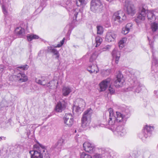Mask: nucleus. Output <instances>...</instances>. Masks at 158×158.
Returning a JSON list of instances; mask_svg holds the SVG:
<instances>
[{
  "label": "nucleus",
  "instance_id": "obj_54",
  "mask_svg": "<svg viewBox=\"0 0 158 158\" xmlns=\"http://www.w3.org/2000/svg\"><path fill=\"white\" fill-rule=\"evenodd\" d=\"M70 31V30H69V31H68V32H69Z\"/></svg>",
  "mask_w": 158,
  "mask_h": 158
},
{
  "label": "nucleus",
  "instance_id": "obj_56",
  "mask_svg": "<svg viewBox=\"0 0 158 158\" xmlns=\"http://www.w3.org/2000/svg\"><path fill=\"white\" fill-rule=\"evenodd\" d=\"M157 146H158V145H157Z\"/></svg>",
  "mask_w": 158,
  "mask_h": 158
},
{
  "label": "nucleus",
  "instance_id": "obj_15",
  "mask_svg": "<svg viewBox=\"0 0 158 158\" xmlns=\"http://www.w3.org/2000/svg\"><path fill=\"white\" fill-rule=\"evenodd\" d=\"M114 132L116 135L120 136H124L126 133V129L122 126L117 127Z\"/></svg>",
  "mask_w": 158,
  "mask_h": 158
},
{
  "label": "nucleus",
  "instance_id": "obj_53",
  "mask_svg": "<svg viewBox=\"0 0 158 158\" xmlns=\"http://www.w3.org/2000/svg\"><path fill=\"white\" fill-rule=\"evenodd\" d=\"M77 132V131H76V130H75V132Z\"/></svg>",
  "mask_w": 158,
  "mask_h": 158
},
{
  "label": "nucleus",
  "instance_id": "obj_36",
  "mask_svg": "<svg viewBox=\"0 0 158 158\" xmlns=\"http://www.w3.org/2000/svg\"><path fill=\"white\" fill-rule=\"evenodd\" d=\"M98 54L96 52L93 53L90 58V62H92L93 60H95L98 56Z\"/></svg>",
  "mask_w": 158,
  "mask_h": 158
},
{
  "label": "nucleus",
  "instance_id": "obj_30",
  "mask_svg": "<svg viewBox=\"0 0 158 158\" xmlns=\"http://www.w3.org/2000/svg\"><path fill=\"white\" fill-rule=\"evenodd\" d=\"M73 14H74L73 20H77V18L81 15V13L80 12L79 10L76 9L74 10Z\"/></svg>",
  "mask_w": 158,
  "mask_h": 158
},
{
  "label": "nucleus",
  "instance_id": "obj_20",
  "mask_svg": "<svg viewBox=\"0 0 158 158\" xmlns=\"http://www.w3.org/2000/svg\"><path fill=\"white\" fill-rule=\"evenodd\" d=\"M116 35L114 32H109L106 35V40L108 42L113 41L116 39Z\"/></svg>",
  "mask_w": 158,
  "mask_h": 158
},
{
  "label": "nucleus",
  "instance_id": "obj_35",
  "mask_svg": "<svg viewBox=\"0 0 158 158\" xmlns=\"http://www.w3.org/2000/svg\"><path fill=\"white\" fill-rule=\"evenodd\" d=\"M98 34L101 35L103 33V29L102 27L100 26H98L97 27Z\"/></svg>",
  "mask_w": 158,
  "mask_h": 158
},
{
  "label": "nucleus",
  "instance_id": "obj_31",
  "mask_svg": "<svg viewBox=\"0 0 158 158\" xmlns=\"http://www.w3.org/2000/svg\"><path fill=\"white\" fill-rule=\"evenodd\" d=\"M151 28L153 31H156L158 29V23L154 22L151 24Z\"/></svg>",
  "mask_w": 158,
  "mask_h": 158
},
{
  "label": "nucleus",
  "instance_id": "obj_5",
  "mask_svg": "<svg viewBox=\"0 0 158 158\" xmlns=\"http://www.w3.org/2000/svg\"><path fill=\"white\" fill-rule=\"evenodd\" d=\"M92 113V110L89 109L85 111L81 118V126L85 128L88 126L90 123V118Z\"/></svg>",
  "mask_w": 158,
  "mask_h": 158
},
{
  "label": "nucleus",
  "instance_id": "obj_34",
  "mask_svg": "<svg viewBox=\"0 0 158 158\" xmlns=\"http://www.w3.org/2000/svg\"><path fill=\"white\" fill-rule=\"evenodd\" d=\"M80 158H92V156L89 154L83 152L81 154Z\"/></svg>",
  "mask_w": 158,
  "mask_h": 158
},
{
  "label": "nucleus",
  "instance_id": "obj_2",
  "mask_svg": "<svg viewBox=\"0 0 158 158\" xmlns=\"http://www.w3.org/2000/svg\"><path fill=\"white\" fill-rule=\"evenodd\" d=\"M45 147L37 142L34 146V150L30 151L29 153L31 155V158H49V154L45 152Z\"/></svg>",
  "mask_w": 158,
  "mask_h": 158
},
{
  "label": "nucleus",
  "instance_id": "obj_11",
  "mask_svg": "<svg viewBox=\"0 0 158 158\" xmlns=\"http://www.w3.org/2000/svg\"><path fill=\"white\" fill-rule=\"evenodd\" d=\"M78 103V105H74L73 107V112L74 110L76 112L81 111L85 106V102L82 99L80 98L77 100Z\"/></svg>",
  "mask_w": 158,
  "mask_h": 158
},
{
  "label": "nucleus",
  "instance_id": "obj_1",
  "mask_svg": "<svg viewBox=\"0 0 158 158\" xmlns=\"http://www.w3.org/2000/svg\"><path fill=\"white\" fill-rule=\"evenodd\" d=\"M125 111L126 113L123 112V114L119 112H116V115H115L112 109L111 108H109L108 112L109 113V118L108 121V124L109 125H113L116 121L125 123L127 118L130 117L129 110H126Z\"/></svg>",
  "mask_w": 158,
  "mask_h": 158
},
{
  "label": "nucleus",
  "instance_id": "obj_48",
  "mask_svg": "<svg viewBox=\"0 0 158 158\" xmlns=\"http://www.w3.org/2000/svg\"><path fill=\"white\" fill-rule=\"evenodd\" d=\"M60 143L61 142L63 143L64 141V140L63 139H60Z\"/></svg>",
  "mask_w": 158,
  "mask_h": 158
},
{
  "label": "nucleus",
  "instance_id": "obj_49",
  "mask_svg": "<svg viewBox=\"0 0 158 158\" xmlns=\"http://www.w3.org/2000/svg\"><path fill=\"white\" fill-rule=\"evenodd\" d=\"M81 3H84L85 0H78Z\"/></svg>",
  "mask_w": 158,
  "mask_h": 158
},
{
  "label": "nucleus",
  "instance_id": "obj_22",
  "mask_svg": "<svg viewBox=\"0 0 158 158\" xmlns=\"http://www.w3.org/2000/svg\"><path fill=\"white\" fill-rule=\"evenodd\" d=\"M87 70L91 73H96L99 71V69L97 65L92 64L88 68Z\"/></svg>",
  "mask_w": 158,
  "mask_h": 158
},
{
  "label": "nucleus",
  "instance_id": "obj_40",
  "mask_svg": "<svg viewBox=\"0 0 158 158\" xmlns=\"http://www.w3.org/2000/svg\"><path fill=\"white\" fill-rule=\"evenodd\" d=\"M124 43L123 40H121L118 43V45L120 48H123L124 45L123 44Z\"/></svg>",
  "mask_w": 158,
  "mask_h": 158
},
{
  "label": "nucleus",
  "instance_id": "obj_24",
  "mask_svg": "<svg viewBox=\"0 0 158 158\" xmlns=\"http://www.w3.org/2000/svg\"><path fill=\"white\" fill-rule=\"evenodd\" d=\"M112 55L114 58H115L116 63L118 64L120 57L119 52L117 51L115 49H114L112 52Z\"/></svg>",
  "mask_w": 158,
  "mask_h": 158
},
{
  "label": "nucleus",
  "instance_id": "obj_4",
  "mask_svg": "<svg viewBox=\"0 0 158 158\" xmlns=\"http://www.w3.org/2000/svg\"><path fill=\"white\" fill-rule=\"evenodd\" d=\"M47 78L45 77H42L40 79H35L36 82L45 87H48L50 89H53L56 88L58 85V82L57 80H52L47 83Z\"/></svg>",
  "mask_w": 158,
  "mask_h": 158
},
{
  "label": "nucleus",
  "instance_id": "obj_47",
  "mask_svg": "<svg viewBox=\"0 0 158 158\" xmlns=\"http://www.w3.org/2000/svg\"><path fill=\"white\" fill-rule=\"evenodd\" d=\"M30 134V130L27 131V137H29V135Z\"/></svg>",
  "mask_w": 158,
  "mask_h": 158
},
{
  "label": "nucleus",
  "instance_id": "obj_26",
  "mask_svg": "<svg viewBox=\"0 0 158 158\" xmlns=\"http://www.w3.org/2000/svg\"><path fill=\"white\" fill-rule=\"evenodd\" d=\"M6 0H0V3L2 5V11L5 15L8 14V11L6 8Z\"/></svg>",
  "mask_w": 158,
  "mask_h": 158
},
{
  "label": "nucleus",
  "instance_id": "obj_46",
  "mask_svg": "<svg viewBox=\"0 0 158 158\" xmlns=\"http://www.w3.org/2000/svg\"><path fill=\"white\" fill-rule=\"evenodd\" d=\"M148 40H149L148 37ZM149 40V44L150 45V47L152 48V47H153V44L152 42H150Z\"/></svg>",
  "mask_w": 158,
  "mask_h": 158
},
{
  "label": "nucleus",
  "instance_id": "obj_39",
  "mask_svg": "<svg viewBox=\"0 0 158 158\" xmlns=\"http://www.w3.org/2000/svg\"><path fill=\"white\" fill-rule=\"evenodd\" d=\"M130 31L129 28L125 27L123 28L122 33L125 35H126Z\"/></svg>",
  "mask_w": 158,
  "mask_h": 158
},
{
  "label": "nucleus",
  "instance_id": "obj_19",
  "mask_svg": "<svg viewBox=\"0 0 158 158\" xmlns=\"http://www.w3.org/2000/svg\"><path fill=\"white\" fill-rule=\"evenodd\" d=\"M59 48V44H58L55 47L50 46L48 47L47 51L49 52H50L56 56L55 57L58 59L59 58V52H58L55 48Z\"/></svg>",
  "mask_w": 158,
  "mask_h": 158
},
{
  "label": "nucleus",
  "instance_id": "obj_38",
  "mask_svg": "<svg viewBox=\"0 0 158 158\" xmlns=\"http://www.w3.org/2000/svg\"><path fill=\"white\" fill-rule=\"evenodd\" d=\"M29 68V66L27 65H23L21 66H19L17 67V69L19 70V69H21L24 70H27Z\"/></svg>",
  "mask_w": 158,
  "mask_h": 158
},
{
  "label": "nucleus",
  "instance_id": "obj_50",
  "mask_svg": "<svg viewBox=\"0 0 158 158\" xmlns=\"http://www.w3.org/2000/svg\"><path fill=\"white\" fill-rule=\"evenodd\" d=\"M106 47V48L107 49H109L110 48V46H107Z\"/></svg>",
  "mask_w": 158,
  "mask_h": 158
},
{
  "label": "nucleus",
  "instance_id": "obj_18",
  "mask_svg": "<svg viewBox=\"0 0 158 158\" xmlns=\"http://www.w3.org/2000/svg\"><path fill=\"white\" fill-rule=\"evenodd\" d=\"M17 81L19 82H23L27 81L28 80L27 76L24 73H19L15 76Z\"/></svg>",
  "mask_w": 158,
  "mask_h": 158
},
{
  "label": "nucleus",
  "instance_id": "obj_27",
  "mask_svg": "<svg viewBox=\"0 0 158 158\" xmlns=\"http://www.w3.org/2000/svg\"><path fill=\"white\" fill-rule=\"evenodd\" d=\"M145 151V150L144 149H139L135 151L134 152L133 154L136 157H142L143 156Z\"/></svg>",
  "mask_w": 158,
  "mask_h": 158
},
{
  "label": "nucleus",
  "instance_id": "obj_29",
  "mask_svg": "<svg viewBox=\"0 0 158 158\" xmlns=\"http://www.w3.org/2000/svg\"><path fill=\"white\" fill-rule=\"evenodd\" d=\"M102 38L99 36H97L95 38L96 45L95 47H96L99 46L102 42Z\"/></svg>",
  "mask_w": 158,
  "mask_h": 158
},
{
  "label": "nucleus",
  "instance_id": "obj_28",
  "mask_svg": "<svg viewBox=\"0 0 158 158\" xmlns=\"http://www.w3.org/2000/svg\"><path fill=\"white\" fill-rule=\"evenodd\" d=\"M27 37L28 41H31L33 39H36L39 38V37L38 35L32 34H28Z\"/></svg>",
  "mask_w": 158,
  "mask_h": 158
},
{
  "label": "nucleus",
  "instance_id": "obj_23",
  "mask_svg": "<svg viewBox=\"0 0 158 158\" xmlns=\"http://www.w3.org/2000/svg\"><path fill=\"white\" fill-rule=\"evenodd\" d=\"M147 17L148 21L150 22H154L156 19L155 16L152 11H148L147 12Z\"/></svg>",
  "mask_w": 158,
  "mask_h": 158
},
{
  "label": "nucleus",
  "instance_id": "obj_9",
  "mask_svg": "<svg viewBox=\"0 0 158 158\" xmlns=\"http://www.w3.org/2000/svg\"><path fill=\"white\" fill-rule=\"evenodd\" d=\"M103 6L100 0H92L91 2L90 9L95 12L99 11L102 8Z\"/></svg>",
  "mask_w": 158,
  "mask_h": 158
},
{
  "label": "nucleus",
  "instance_id": "obj_8",
  "mask_svg": "<svg viewBox=\"0 0 158 158\" xmlns=\"http://www.w3.org/2000/svg\"><path fill=\"white\" fill-rule=\"evenodd\" d=\"M148 12L146 7L144 6H142V7H140L139 9V15L135 19L137 23H139L140 22L139 20L143 21L145 18Z\"/></svg>",
  "mask_w": 158,
  "mask_h": 158
},
{
  "label": "nucleus",
  "instance_id": "obj_16",
  "mask_svg": "<svg viewBox=\"0 0 158 158\" xmlns=\"http://www.w3.org/2000/svg\"><path fill=\"white\" fill-rule=\"evenodd\" d=\"M84 150L86 152L90 153H93L94 150V145L88 142H85L83 144Z\"/></svg>",
  "mask_w": 158,
  "mask_h": 158
},
{
  "label": "nucleus",
  "instance_id": "obj_43",
  "mask_svg": "<svg viewBox=\"0 0 158 158\" xmlns=\"http://www.w3.org/2000/svg\"><path fill=\"white\" fill-rule=\"evenodd\" d=\"M76 4L78 6H79L81 5H83L84 4V3H81V2L78 0H76Z\"/></svg>",
  "mask_w": 158,
  "mask_h": 158
},
{
  "label": "nucleus",
  "instance_id": "obj_33",
  "mask_svg": "<svg viewBox=\"0 0 158 158\" xmlns=\"http://www.w3.org/2000/svg\"><path fill=\"white\" fill-rule=\"evenodd\" d=\"M152 67H153V65H156L158 64V61L157 60L155 56L154 53L153 51H152Z\"/></svg>",
  "mask_w": 158,
  "mask_h": 158
},
{
  "label": "nucleus",
  "instance_id": "obj_44",
  "mask_svg": "<svg viewBox=\"0 0 158 158\" xmlns=\"http://www.w3.org/2000/svg\"><path fill=\"white\" fill-rule=\"evenodd\" d=\"M65 40V38H64L63 40L60 42V47L62 46L64 44Z\"/></svg>",
  "mask_w": 158,
  "mask_h": 158
},
{
  "label": "nucleus",
  "instance_id": "obj_7",
  "mask_svg": "<svg viewBox=\"0 0 158 158\" xmlns=\"http://www.w3.org/2000/svg\"><path fill=\"white\" fill-rule=\"evenodd\" d=\"M114 20L120 23L127 19L125 14L122 10H118L114 13L113 15Z\"/></svg>",
  "mask_w": 158,
  "mask_h": 158
},
{
  "label": "nucleus",
  "instance_id": "obj_17",
  "mask_svg": "<svg viewBox=\"0 0 158 158\" xmlns=\"http://www.w3.org/2000/svg\"><path fill=\"white\" fill-rule=\"evenodd\" d=\"M111 80L110 78H108L101 82L99 84L100 91H103L106 90L108 85L110 84Z\"/></svg>",
  "mask_w": 158,
  "mask_h": 158
},
{
  "label": "nucleus",
  "instance_id": "obj_21",
  "mask_svg": "<svg viewBox=\"0 0 158 158\" xmlns=\"http://www.w3.org/2000/svg\"><path fill=\"white\" fill-rule=\"evenodd\" d=\"M72 89L69 86H64L62 89V93L64 96H68L71 92Z\"/></svg>",
  "mask_w": 158,
  "mask_h": 158
},
{
  "label": "nucleus",
  "instance_id": "obj_37",
  "mask_svg": "<svg viewBox=\"0 0 158 158\" xmlns=\"http://www.w3.org/2000/svg\"><path fill=\"white\" fill-rule=\"evenodd\" d=\"M108 91L111 94H114L115 92V89L114 86L110 85L109 87Z\"/></svg>",
  "mask_w": 158,
  "mask_h": 158
},
{
  "label": "nucleus",
  "instance_id": "obj_25",
  "mask_svg": "<svg viewBox=\"0 0 158 158\" xmlns=\"http://www.w3.org/2000/svg\"><path fill=\"white\" fill-rule=\"evenodd\" d=\"M15 33L18 36L21 37L24 33L25 30L21 27H18L15 30Z\"/></svg>",
  "mask_w": 158,
  "mask_h": 158
},
{
  "label": "nucleus",
  "instance_id": "obj_51",
  "mask_svg": "<svg viewBox=\"0 0 158 158\" xmlns=\"http://www.w3.org/2000/svg\"><path fill=\"white\" fill-rule=\"evenodd\" d=\"M106 72H107L108 71V72H109V71L108 70H106Z\"/></svg>",
  "mask_w": 158,
  "mask_h": 158
},
{
  "label": "nucleus",
  "instance_id": "obj_52",
  "mask_svg": "<svg viewBox=\"0 0 158 158\" xmlns=\"http://www.w3.org/2000/svg\"><path fill=\"white\" fill-rule=\"evenodd\" d=\"M108 1L110 2H111V0H107Z\"/></svg>",
  "mask_w": 158,
  "mask_h": 158
},
{
  "label": "nucleus",
  "instance_id": "obj_10",
  "mask_svg": "<svg viewBox=\"0 0 158 158\" xmlns=\"http://www.w3.org/2000/svg\"><path fill=\"white\" fill-rule=\"evenodd\" d=\"M154 129L153 126H146L142 130V133L139 135V137L142 139L144 138H146L148 136L150 135L151 131Z\"/></svg>",
  "mask_w": 158,
  "mask_h": 158
},
{
  "label": "nucleus",
  "instance_id": "obj_13",
  "mask_svg": "<svg viewBox=\"0 0 158 158\" xmlns=\"http://www.w3.org/2000/svg\"><path fill=\"white\" fill-rule=\"evenodd\" d=\"M123 77V75L118 72L116 75V80L114 81V85L115 87L118 88L123 85L124 82Z\"/></svg>",
  "mask_w": 158,
  "mask_h": 158
},
{
  "label": "nucleus",
  "instance_id": "obj_32",
  "mask_svg": "<svg viewBox=\"0 0 158 158\" xmlns=\"http://www.w3.org/2000/svg\"><path fill=\"white\" fill-rule=\"evenodd\" d=\"M66 103L64 101H63L61 102H60V111L64 110L66 108Z\"/></svg>",
  "mask_w": 158,
  "mask_h": 158
},
{
  "label": "nucleus",
  "instance_id": "obj_42",
  "mask_svg": "<svg viewBox=\"0 0 158 158\" xmlns=\"http://www.w3.org/2000/svg\"><path fill=\"white\" fill-rule=\"evenodd\" d=\"M132 24L131 23H127L125 27H126L127 28H129V29L130 30V29H131L132 28Z\"/></svg>",
  "mask_w": 158,
  "mask_h": 158
},
{
  "label": "nucleus",
  "instance_id": "obj_14",
  "mask_svg": "<svg viewBox=\"0 0 158 158\" xmlns=\"http://www.w3.org/2000/svg\"><path fill=\"white\" fill-rule=\"evenodd\" d=\"M125 6L126 8V10L127 14L133 16L135 13V9L134 5L128 2H126Z\"/></svg>",
  "mask_w": 158,
  "mask_h": 158
},
{
  "label": "nucleus",
  "instance_id": "obj_41",
  "mask_svg": "<svg viewBox=\"0 0 158 158\" xmlns=\"http://www.w3.org/2000/svg\"><path fill=\"white\" fill-rule=\"evenodd\" d=\"M55 110L57 112H59V102H57L55 108Z\"/></svg>",
  "mask_w": 158,
  "mask_h": 158
},
{
  "label": "nucleus",
  "instance_id": "obj_6",
  "mask_svg": "<svg viewBox=\"0 0 158 158\" xmlns=\"http://www.w3.org/2000/svg\"><path fill=\"white\" fill-rule=\"evenodd\" d=\"M131 86L127 88L128 90H132L137 93H139L142 89V85L137 80L136 78L130 79Z\"/></svg>",
  "mask_w": 158,
  "mask_h": 158
},
{
  "label": "nucleus",
  "instance_id": "obj_55",
  "mask_svg": "<svg viewBox=\"0 0 158 158\" xmlns=\"http://www.w3.org/2000/svg\"><path fill=\"white\" fill-rule=\"evenodd\" d=\"M57 145H58V142L57 143Z\"/></svg>",
  "mask_w": 158,
  "mask_h": 158
},
{
  "label": "nucleus",
  "instance_id": "obj_12",
  "mask_svg": "<svg viewBox=\"0 0 158 158\" xmlns=\"http://www.w3.org/2000/svg\"><path fill=\"white\" fill-rule=\"evenodd\" d=\"M63 119L64 123L68 127H70L73 123V117L71 113L66 114Z\"/></svg>",
  "mask_w": 158,
  "mask_h": 158
},
{
  "label": "nucleus",
  "instance_id": "obj_45",
  "mask_svg": "<svg viewBox=\"0 0 158 158\" xmlns=\"http://www.w3.org/2000/svg\"><path fill=\"white\" fill-rule=\"evenodd\" d=\"M6 139V137L4 136L0 137V141H2V140H5Z\"/></svg>",
  "mask_w": 158,
  "mask_h": 158
},
{
  "label": "nucleus",
  "instance_id": "obj_3",
  "mask_svg": "<svg viewBox=\"0 0 158 158\" xmlns=\"http://www.w3.org/2000/svg\"><path fill=\"white\" fill-rule=\"evenodd\" d=\"M101 153H95L93 157L95 158H114L117 154L115 152L108 148L101 149Z\"/></svg>",
  "mask_w": 158,
  "mask_h": 158
}]
</instances>
